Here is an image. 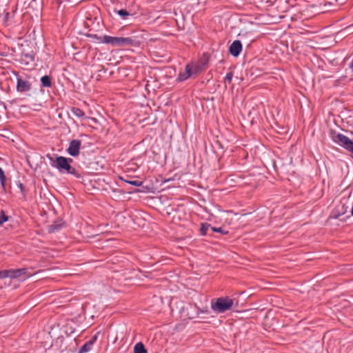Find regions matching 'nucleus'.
I'll return each mask as SVG.
<instances>
[{"instance_id": "nucleus-1", "label": "nucleus", "mask_w": 353, "mask_h": 353, "mask_svg": "<svg viewBox=\"0 0 353 353\" xmlns=\"http://www.w3.org/2000/svg\"><path fill=\"white\" fill-rule=\"evenodd\" d=\"M234 305V299L229 296H223L212 299L211 308L216 314L230 310Z\"/></svg>"}, {"instance_id": "nucleus-2", "label": "nucleus", "mask_w": 353, "mask_h": 353, "mask_svg": "<svg viewBox=\"0 0 353 353\" xmlns=\"http://www.w3.org/2000/svg\"><path fill=\"white\" fill-rule=\"evenodd\" d=\"M332 141L353 154V141L343 134L331 131Z\"/></svg>"}, {"instance_id": "nucleus-3", "label": "nucleus", "mask_w": 353, "mask_h": 353, "mask_svg": "<svg viewBox=\"0 0 353 353\" xmlns=\"http://www.w3.org/2000/svg\"><path fill=\"white\" fill-rule=\"evenodd\" d=\"M72 159H67L63 157H58L55 161L54 167H56L59 171L63 172L65 171L68 173H72V170L74 169L70 166V162H72Z\"/></svg>"}, {"instance_id": "nucleus-4", "label": "nucleus", "mask_w": 353, "mask_h": 353, "mask_svg": "<svg viewBox=\"0 0 353 353\" xmlns=\"http://www.w3.org/2000/svg\"><path fill=\"white\" fill-rule=\"evenodd\" d=\"M135 45V40L130 37H114V47H127Z\"/></svg>"}, {"instance_id": "nucleus-5", "label": "nucleus", "mask_w": 353, "mask_h": 353, "mask_svg": "<svg viewBox=\"0 0 353 353\" xmlns=\"http://www.w3.org/2000/svg\"><path fill=\"white\" fill-rule=\"evenodd\" d=\"M81 145V141L77 139L72 140L69 143V147L67 149V151L71 156L77 157L79 154Z\"/></svg>"}, {"instance_id": "nucleus-6", "label": "nucleus", "mask_w": 353, "mask_h": 353, "mask_svg": "<svg viewBox=\"0 0 353 353\" xmlns=\"http://www.w3.org/2000/svg\"><path fill=\"white\" fill-rule=\"evenodd\" d=\"M196 71V68L191 65H187L185 71L181 72L177 78L178 81H183L192 77Z\"/></svg>"}, {"instance_id": "nucleus-7", "label": "nucleus", "mask_w": 353, "mask_h": 353, "mask_svg": "<svg viewBox=\"0 0 353 353\" xmlns=\"http://www.w3.org/2000/svg\"><path fill=\"white\" fill-rule=\"evenodd\" d=\"M30 83L21 77H17V90L18 92H27L30 90Z\"/></svg>"}, {"instance_id": "nucleus-8", "label": "nucleus", "mask_w": 353, "mask_h": 353, "mask_svg": "<svg viewBox=\"0 0 353 353\" xmlns=\"http://www.w3.org/2000/svg\"><path fill=\"white\" fill-rule=\"evenodd\" d=\"M242 51V44L240 41H234L230 46L229 52L234 57H238Z\"/></svg>"}, {"instance_id": "nucleus-9", "label": "nucleus", "mask_w": 353, "mask_h": 353, "mask_svg": "<svg viewBox=\"0 0 353 353\" xmlns=\"http://www.w3.org/2000/svg\"><path fill=\"white\" fill-rule=\"evenodd\" d=\"M97 336L94 335L90 340L87 341L79 350V353H86L92 348L94 343L96 341Z\"/></svg>"}, {"instance_id": "nucleus-10", "label": "nucleus", "mask_w": 353, "mask_h": 353, "mask_svg": "<svg viewBox=\"0 0 353 353\" xmlns=\"http://www.w3.org/2000/svg\"><path fill=\"white\" fill-rule=\"evenodd\" d=\"M134 353H147V351L141 343H138L134 347Z\"/></svg>"}, {"instance_id": "nucleus-11", "label": "nucleus", "mask_w": 353, "mask_h": 353, "mask_svg": "<svg viewBox=\"0 0 353 353\" xmlns=\"http://www.w3.org/2000/svg\"><path fill=\"white\" fill-rule=\"evenodd\" d=\"M114 37L105 35L100 38V41L103 43L110 44L113 46Z\"/></svg>"}, {"instance_id": "nucleus-12", "label": "nucleus", "mask_w": 353, "mask_h": 353, "mask_svg": "<svg viewBox=\"0 0 353 353\" xmlns=\"http://www.w3.org/2000/svg\"><path fill=\"white\" fill-rule=\"evenodd\" d=\"M41 82L43 87L49 88L51 86V79L49 76L45 75L42 77Z\"/></svg>"}, {"instance_id": "nucleus-13", "label": "nucleus", "mask_w": 353, "mask_h": 353, "mask_svg": "<svg viewBox=\"0 0 353 353\" xmlns=\"http://www.w3.org/2000/svg\"><path fill=\"white\" fill-rule=\"evenodd\" d=\"M71 112L77 117H83L85 116V113L78 108H72Z\"/></svg>"}, {"instance_id": "nucleus-14", "label": "nucleus", "mask_w": 353, "mask_h": 353, "mask_svg": "<svg viewBox=\"0 0 353 353\" xmlns=\"http://www.w3.org/2000/svg\"><path fill=\"white\" fill-rule=\"evenodd\" d=\"M211 228L212 227L208 223H202L201 226V228H200L201 234L202 235H206L207 232H208V230H209V228Z\"/></svg>"}, {"instance_id": "nucleus-15", "label": "nucleus", "mask_w": 353, "mask_h": 353, "mask_svg": "<svg viewBox=\"0 0 353 353\" xmlns=\"http://www.w3.org/2000/svg\"><path fill=\"white\" fill-rule=\"evenodd\" d=\"M14 273L16 274V278H19L23 275H26L27 269L21 268V269H14Z\"/></svg>"}, {"instance_id": "nucleus-16", "label": "nucleus", "mask_w": 353, "mask_h": 353, "mask_svg": "<svg viewBox=\"0 0 353 353\" xmlns=\"http://www.w3.org/2000/svg\"><path fill=\"white\" fill-rule=\"evenodd\" d=\"M6 179V178L4 174V171L1 168H0V182L3 188L5 187Z\"/></svg>"}, {"instance_id": "nucleus-17", "label": "nucleus", "mask_w": 353, "mask_h": 353, "mask_svg": "<svg viewBox=\"0 0 353 353\" xmlns=\"http://www.w3.org/2000/svg\"><path fill=\"white\" fill-rule=\"evenodd\" d=\"M117 13L119 16L121 17V18L123 19H125L127 18V17L129 16V14H130L129 12L126 10H124V9L118 10Z\"/></svg>"}, {"instance_id": "nucleus-18", "label": "nucleus", "mask_w": 353, "mask_h": 353, "mask_svg": "<svg viewBox=\"0 0 353 353\" xmlns=\"http://www.w3.org/2000/svg\"><path fill=\"white\" fill-rule=\"evenodd\" d=\"M233 78V73L232 72H228L224 78V83L225 84L230 83Z\"/></svg>"}, {"instance_id": "nucleus-19", "label": "nucleus", "mask_w": 353, "mask_h": 353, "mask_svg": "<svg viewBox=\"0 0 353 353\" xmlns=\"http://www.w3.org/2000/svg\"><path fill=\"white\" fill-rule=\"evenodd\" d=\"M211 230L213 232H220V233L223 234H228V231L224 230L222 228L212 227Z\"/></svg>"}, {"instance_id": "nucleus-20", "label": "nucleus", "mask_w": 353, "mask_h": 353, "mask_svg": "<svg viewBox=\"0 0 353 353\" xmlns=\"http://www.w3.org/2000/svg\"><path fill=\"white\" fill-rule=\"evenodd\" d=\"M8 216H6L3 211H1V215L0 216V225L4 222L8 221Z\"/></svg>"}, {"instance_id": "nucleus-21", "label": "nucleus", "mask_w": 353, "mask_h": 353, "mask_svg": "<svg viewBox=\"0 0 353 353\" xmlns=\"http://www.w3.org/2000/svg\"><path fill=\"white\" fill-rule=\"evenodd\" d=\"M127 183H128L129 184H131L132 185H134V186H137V187H139L142 185V182L140 181H137V180H134V181H126Z\"/></svg>"}, {"instance_id": "nucleus-22", "label": "nucleus", "mask_w": 353, "mask_h": 353, "mask_svg": "<svg viewBox=\"0 0 353 353\" xmlns=\"http://www.w3.org/2000/svg\"><path fill=\"white\" fill-rule=\"evenodd\" d=\"M8 278L17 279L14 273V269L8 270Z\"/></svg>"}, {"instance_id": "nucleus-23", "label": "nucleus", "mask_w": 353, "mask_h": 353, "mask_svg": "<svg viewBox=\"0 0 353 353\" xmlns=\"http://www.w3.org/2000/svg\"><path fill=\"white\" fill-rule=\"evenodd\" d=\"M8 278V270L0 271V279Z\"/></svg>"}, {"instance_id": "nucleus-24", "label": "nucleus", "mask_w": 353, "mask_h": 353, "mask_svg": "<svg viewBox=\"0 0 353 353\" xmlns=\"http://www.w3.org/2000/svg\"><path fill=\"white\" fill-rule=\"evenodd\" d=\"M350 67L351 69L353 70V59H352V63H350Z\"/></svg>"}]
</instances>
